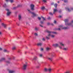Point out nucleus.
<instances>
[{"label": "nucleus", "instance_id": "nucleus-1", "mask_svg": "<svg viewBox=\"0 0 73 73\" xmlns=\"http://www.w3.org/2000/svg\"><path fill=\"white\" fill-rule=\"evenodd\" d=\"M46 32L48 33V35L47 36H46V39H47V40H49L50 38L49 37L50 36V35H52V34H57V33L56 32H52L48 30L46 31Z\"/></svg>", "mask_w": 73, "mask_h": 73}, {"label": "nucleus", "instance_id": "nucleus-2", "mask_svg": "<svg viewBox=\"0 0 73 73\" xmlns=\"http://www.w3.org/2000/svg\"><path fill=\"white\" fill-rule=\"evenodd\" d=\"M49 56L50 58H48V59L50 61H52V60H53L52 57H54V53H50L49 54Z\"/></svg>", "mask_w": 73, "mask_h": 73}, {"label": "nucleus", "instance_id": "nucleus-3", "mask_svg": "<svg viewBox=\"0 0 73 73\" xmlns=\"http://www.w3.org/2000/svg\"><path fill=\"white\" fill-rule=\"evenodd\" d=\"M27 11L30 13H31V14H32L33 15H32L31 16V17H33H33H36V16H37V14H35V13H34L31 12V11H30V10L28 9V10H27Z\"/></svg>", "mask_w": 73, "mask_h": 73}, {"label": "nucleus", "instance_id": "nucleus-4", "mask_svg": "<svg viewBox=\"0 0 73 73\" xmlns=\"http://www.w3.org/2000/svg\"><path fill=\"white\" fill-rule=\"evenodd\" d=\"M6 11L7 12V16H10V15H11V12L9 11V10L7 9H6Z\"/></svg>", "mask_w": 73, "mask_h": 73}, {"label": "nucleus", "instance_id": "nucleus-5", "mask_svg": "<svg viewBox=\"0 0 73 73\" xmlns=\"http://www.w3.org/2000/svg\"><path fill=\"white\" fill-rule=\"evenodd\" d=\"M27 63H26V64H24L23 66L22 69L23 70H26V69L27 68V66L28 65L27 64Z\"/></svg>", "mask_w": 73, "mask_h": 73}, {"label": "nucleus", "instance_id": "nucleus-6", "mask_svg": "<svg viewBox=\"0 0 73 73\" xmlns=\"http://www.w3.org/2000/svg\"><path fill=\"white\" fill-rule=\"evenodd\" d=\"M31 9V11H34L35 10V5L33 4H31L30 5Z\"/></svg>", "mask_w": 73, "mask_h": 73}, {"label": "nucleus", "instance_id": "nucleus-7", "mask_svg": "<svg viewBox=\"0 0 73 73\" xmlns=\"http://www.w3.org/2000/svg\"><path fill=\"white\" fill-rule=\"evenodd\" d=\"M59 27L60 28H58L57 29V30L58 31H61V29L60 28H62V29H64V28H63V26L62 25H60L59 26Z\"/></svg>", "mask_w": 73, "mask_h": 73}, {"label": "nucleus", "instance_id": "nucleus-8", "mask_svg": "<svg viewBox=\"0 0 73 73\" xmlns=\"http://www.w3.org/2000/svg\"><path fill=\"white\" fill-rule=\"evenodd\" d=\"M65 25H66L67 27H69L70 26H72V23H66L65 24Z\"/></svg>", "mask_w": 73, "mask_h": 73}, {"label": "nucleus", "instance_id": "nucleus-9", "mask_svg": "<svg viewBox=\"0 0 73 73\" xmlns=\"http://www.w3.org/2000/svg\"><path fill=\"white\" fill-rule=\"evenodd\" d=\"M6 2H8V1H10L11 3H12L14 2L13 0H6Z\"/></svg>", "mask_w": 73, "mask_h": 73}, {"label": "nucleus", "instance_id": "nucleus-10", "mask_svg": "<svg viewBox=\"0 0 73 73\" xmlns=\"http://www.w3.org/2000/svg\"><path fill=\"white\" fill-rule=\"evenodd\" d=\"M66 10H67V11H68L69 12H70L72 11L70 8V9L68 7H67V8H66Z\"/></svg>", "mask_w": 73, "mask_h": 73}, {"label": "nucleus", "instance_id": "nucleus-11", "mask_svg": "<svg viewBox=\"0 0 73 73\" xmlns=\"http://www.w3.org/2000/svg\"><path fill=\"white\" fill-rule=\"evenodd\" d=\"M53 46H55V47H57L58 46V44H52Z\"/></svg>", "mask_w": 73, "mask_h": 73}, {"label": "nucleus", "instance_id": "nucleus-12", "mask_svg": "<svg viewBox=\"0 0 73 73\" xmlns=\"http://www.w3.org/2000/svg\"><path fill=\"white\" fill-rule=\"evenodd\" d=\"M2 26H3L5 28H6V27L7 26V25L4 24L3 23H2Z\"/></svg>", "mask_w": 73, "mask_h": 73}, {"label": "nucleus", "instance_id": "nucleus-13", "mask_svg": "<svg viewBox=\"0 0 73 73\" xmlns=\"http://www.w3.org/2000/svg\"><path fill=\"white\" fill-rule=\"evenodd\" d=\"M37 45L38 46H42V43L41 42L38 43L37 44Z\"/></svg>", "mask_w": 73, "mask_h": 73}, {"label": "nucleus", "instance_id": "nucleus-14", "mask_svg": "<svg viewBox=\"0 0 73 73\" xmlns=\"http://www.w3.org/2000/svg\"><path fill=\"white\" fill-rule=\"evenodd\" d=\"M57 11L58 10H57V9H54L53 13L54 14V13H55L56 12H57Z\"/></svg>", "mask_w": 73, "mask_h": 73}, {"label": "nucleus", "instance_id": "nucleus-15", "mask_svg": "<svg viewBox=\"0 0 73 73\" xmlns=\"http://www.w3.org/2000/svg\"><path fill=\"white\" fill-rule=\"evenodd\" d=\"M68 21H69V20L68 19H66L64 20V22L65 23V24H66H66L68 23Z\"/></svg>", "mask_w": 73, "mask_h": 73}, {"label": "nucleus", "instance_id": "nucleus-16", "mask_svg": "<svg viewBox=\"0 0 73 73\" xmlns=\"http://www.w3.org/2000/svg\"><path fill=\"white\" fill-rule=\"evenodd\" d=\"M9 73H15V71L13 70H9Z\"/></svg>", "mask_w": 73, "mask_h": 73}, {"label": "nucleus", "instance_id": "nucleus-17", "mask_svg": "<svg viewBox=\"0 0 73 73\" xmlns=\"http://www.w3.org/2000/svg\"><path fill=\"white\" fill-rule=\"evenodd\" d=\"M5 60V59L4 58H1V60H0V62L2 61H4Z\"/></svg>", "mask_w": 73, "mask_h": 73}, {"label": "nucleus", "instance_id": "nucleus-18", "mask_svg": "<svg viewBox=\"0 0 73 73\" xmlns=\"http://www.w3.org/2000/svg\"><path fill=\"white\" fill-rule=\"evenodd\" d=\"M18 19L19 20H21V16L20 15H19L18 16Z\"/></svg>", "mask_w": 73, "mask_h": 73}, {"label": "nucleus", "instance_id": "nucleus-19", "mask_svg": "<svg viewBox=\"0 0 73 73\" xmlns=\"http://www.w3.org/2000/svg\"><path fill=\"white\" fill-rule=\"evenodd\" d=\"M37 59H38V58H37V56H35L34 58V60H37Z\"/></svg>", "mask_w": 73, "mask_h": 73}, {"label": "nucleus", "instance_id": "nucleus-20", "mask_svg": "<svg viewBox=\"0 0 73 73\" xmlns=\"http://www.w3.org/2000/svg\"><path fill=\"white\" fill-rule=\"evenodd\" d=\"M69 28V27L67 26L66 27H64V29H68Z\"/></svg>", "mask_w": 73, "mask_h": 73}, {"label": "nucleus", "instance_id": "nucleus-21", "mask_svg": "<svg viewBox=\"0 0 73 73\" xmlns=\"http://www.w3.org/2000/svg\"><path fill=\"white\" fill-rule=\"evenodd\" d=\"M70 40H68V41L67 42V44H68V45H69V44H70Z\"/></svg>", "mask_w": 73, "mask_h": 73}, {"label": "nucleus", "instance_id": "nucleus-22", "mask_svg": "<svg viewBox=\"0 0 73 73\" xmlns=\"http://www.w3.org/2000/svg\"><path fill=\"white\" fill-rule=\"evenodd\" d=\"M50 36H51L52 38H54V37H55V36H54V35H50Z\"/></svg>", "mask_w": 73, "mask_h": 73}, {"label": "nucleus", "instance_id": "nucleus-23", "mask_svg": "<svg viewBox=\"0 0 73 73\" xmlns=\"http://www.w3.org/2000/svg\"><path fill=\"white\" fill-rule=\"evenodd\" d=\"M68 50V49L67 48H64V51H67Z\"/></svg>", "mask_w": 73, "mask_h": 73}, {"label": "nucleus", "instance_id": "nucleus-24", "mask_svg": "<svg viewBox=\"0 0 73 73\" xmlns=\"http://www.w3.org/2000/svg\"><path fill=\"white\" fill-rule=\"evenodd\" d=\"M50 48L48 47H47L46 48V50L47 51H48V50H50Z\"/></svg>", "mask_w": 73, "mask_h": 73}, {"label": "nucleus", "instance_id": "nucleus-25", "mask_svg": "<svg viewBox=\"0 0 73 73\" xmlns=\"http://www.w3.org/2000/svg\"><path fill=\"white\" fill-rule=\"evenodd\" d=\"M51 68H49L48 69V71H49V72H50V71H51Z\"/></svg>", "mask_w": 73, "mask_h": 73}, {"label": "nucleus", "instance_id": "nucleus-26", "mask_svg": "<svg viewBox=\"0 0 73 73\" xmlns=\"http://www.w3.org/2000/svg\"><path fill=\"white\" fill-rule=\"evenodd\" d=\"M64 3H68V0H64Z\"/></svg>", "mask_w": 73, "mask_h": 73}, {"label": "nucleus", "instance_id": "nucleus-27", "mask_svg": "<svg viewBox=\"0 0 73 73\" xmlns=\"http://www.w3.org/2000/svg\"><path fill=\"white\" fill-rule=\"evenodd\" d=\"M60 44L61 45H62V46H64V44L62 42L60 43Z\"/></svg>", "mask_w": 73, "mask_h": 73}, {"label": "nucleus", "instance_id": "nucleus-28", "mask_svg": "<svg viewBox=\"0 0 73 73\" xmlns=\"http://www.w3.org/2000/svg\"><path fill=\"white\" fill-rule=\"evenodd\" d=\"M16 49V48L15 47H14L12 48L13 50H15Z\"/></svg>", "mask_w": 73, "mask_h": 73}, {"label": "nucleus", "instance_id": "nucleus-29", "mask_svg": "<svg viewBox=\"0 0 73 73\" xmlns=\"http://www.w3.org/2000/svg\"><path fill=\"white\" fill-rule=\"evenodd\" d=\"M57 6V4H56L54 5V7H55V8H56Z\"/></svg>", "mask_w": 73, "mask_h": 73}, {"label": "nucleus", "instance_id": "nucleus-30", "mask_svg": "<svg viewBox=\"0 0 73 73\" xmlns=\"http://www.w3.org/2000/svg\"><path fill=\"white\" fill-rule=\"evenodd\" d=\"M42 41H45V38H43L42 39Z\"/></svg>", "mask_w": 73, "mask_h": 73}, {"label": "nucleus", "instance_id": "nucleus-31", "mask_svg": "<svg viewBox=\"0 0 73 73\" xmlns=\"http://www.w3.org/2000/svg\"><path fill=\"white\" fill-rule=\"evenodd\" d=\"M44 9H45V7H42L41 8V9H42V10H43Z\"/></svg>", "mask_w": 73, "mask_h": 73}, {"label": "nucleus", "instance_id": "nucleus-32", "mask_svg": "<svg viewBox=\"0 0 73 73\" xmlns=\"http://www.w3.org/2000/svg\"><path fill=\"white\" fill-rule=\"evenodd\" d=\"M41 17L42 18V19H43V20H45V18L43 17Z\"/></svg>", "mask_w": 73, "mask_h": 73}, {"label": "nucleus", "instance_id": "nucleus-33", "mask_svg": "<svg viewBox=\"0 0 73 73\" xmlns=\"http://www.w3.org/2000/svg\"><path fill=\"white\" fill-rule=\"evenodd\" d=\"M44 71H45V72H47V71H48V69L46 68H44Z\"/></svg>", "mask_w": 73, "mask_h": 73}, {"label": "nucleus", "instance_id": "nucleus-34", "mask_svg": "<svg viewBox=\"0 0 73 73\" xmlns=\"http://www.w3.org/2000/svg\"><path fill=\"white\" fill-rule=\"evenodd\" d=\"M49 14L50 15H51L52 16H53V14H52V13L50 12L49 13Z\"/></svg>", "mask_w": 73, "mask_h": 73}, {"label": "nucleus", "instance_id": "nucleus-35", "mask_svg": "<svg viewBox=\"0 0 73 73\" xmlns=\"http://www.w3.org/2000/svg\"><path fill=\"white\" fill-rule=\"evenodd\" d=\"M40 23L41 24H44V22L42 21H40Z\"/></svg>", "mask_w": 73, "mask_h": 73}, {"label": "nucleus", "instance_id": "nucleus-36", "mask_svg": "<svg viewBox=\"0 0 73 73\" xmlns=\"http://www.w3.org/2000/svg\"><path fill=\"white\" fill-rule=\"evenodd\" d=\"M35 29L36 31H38V29L36 27L35 28Z\"/></svg>", "mask_w": 73, "mask_h": 73}, {"label": "nucleus", "instance_id": "nucleus-37", "mask_svg": "<svg viewBox=\"0 0 73 73\" xmlns=\"http://www.w3.org/2000/svg\"><path fill=\"white\" fill-rule=\"evenodd\" d=\"M38 20H41V18H40V17H38Z\"/></svg>", "mask_w": 73, "mask_h": 73}, {"label": "nucleus", "instance_id": "nucleus-38", "mask_svg": "<svg viewBox=\"0 0 73 73\" xmlns=\"http://www.w3.org/2000/svg\"><path fill=\"white\" fill-rule=\"evenodd\" d=\"M7 63V64H9V63H10V62L9 61H7L6 62Z\"/></svg>", "mask_w": 73, "mask_h": 73}, {"label": "nucleus", "instance_id": "nucleus-39", "mask_svg": "<svg viewBox=\"0 0 73 73\" xmlns=\"http://www.w3.org/2000/svg\"><path fill=\"white\" fill-rule=\"evenodd\" d=\"M39 56L40 57H42V54H39Z\"/></svg>", "mask_w": 73, "mask_h": 73}, {"label": "nucleus", "instance_id": "nucleus-40", "mask_svg": "<svg viewBox=\"0 0 73 73\" xmlns=\"http://www.w3.org/2000/svg\"><path fill=\"white\" fill-rule=\"evenodd\" d=\"M56 21H54V24H56Z\"/></svg>", "mask_w": 73, "mask_h": 73}, {"label": "nucleus", "instance_id": "nucleus-41", "mask_svg": "<svg viewBox=\"0 0 73 73\" xmlns=\"http://www.w3.org/2000/svg\"><path fill=\"white\" fill-rule=\"evenodd\" d=\"M70 9H71V11H72H72H73V7H71V8H70Z\"/></svg>", "mask_w": 73, "mask_h": 73}, {"label": "nucleus", "instance_id": "nucleus-42", "mask_svg": "<svg viewBox=\"0 0 73 73\" xmlns=\"http://www.w3.org/2000/svg\"><path fill=\"white\" fill-rule=\"evenodd\" d=\"M58 17L59 18H61V17H62V16H61V15H60Z\"/></svg>", "mask_w": 73, "mask_h": 73}, {"label": "nucleus", "instance_id": "nucleus-43", "mask_svg": "<svg viewBox=\"0 0 73 73\" xmlns=\"http://www.w3.org/2000/svg\"><path fill=\"white\" fill-rule=\"evenodd\" d=\"M35 35V36H37L38 35H37V34L36 33H35V34H34Z\"/></svg>", "mask_w": 73, "mask_h": 73}, {"label": "nucleus", "instance_id": "nucleus-44", "mask_svg": "<svg viewBox=\"0 0 73 73\" xmlns=\"http://www.w3.org/2000/svg\"><path fill=\"white\" fill-rule=\"evenodd\" d=\"M48 20H50V17H49L48 18Z\"/></svg>", "mask_w": 73, "mask_h": 73}, {"label": "nucleus", "instance_id": "nucleus-45", "mask_svg": "<svg viewBox=\"0 0 73 73\" xmlns=\"http://www.w3.org/2000/svg\"><path fill=\"white\" fill-rule=\"evenodd\" d=\"M39 26H40V27H43V26L41 25H40Z\"/></svg>", "mask_w": 73, "mask_h": 73}, {"label": "nucleus", "instance_id": "nucleus-46", "mask_svg": "<svg viewBox=\"0 0 73 73\" xmlns=\"http://www.w3.org/2000/svg\"><path fill=\"white\" fill-rule=\"evenodd\" d=\"M43 2H44V3H45V2H46V0H43Z\"/></svg>", "mask_w": 73, "mask_h": 73}, {"label": "nucleus", "instance_id": "nucleus-47", "mask_svg": "<svg viewBox=\"0 0 73 73\" xmlns=\"http://www.w3.org/2000/svg\"><path fill=\"white\" fill-rule=\"evenodd\" d=\"M21 5H17V7H20Z\"/></svg>", "mask_w": 73, "mask_h": 73}, {"label": "nucleus", "instance_id": "nucleus-48", "mask_svg": "<svg viewBox=\"0 0 73 73\" xmlns=\"http://www.w3.org/2000/svg\"><path fill=\"white\" fill-rule=\"evenodd\" d=\"M3 7H6V4H5V5H3Z\"/></svg>", "mask_w": 73, "mask_h": 73}, {"label": "nucleus", "instance_id": "nucleus-49", "mask_svg": "<svg viewBox=\"0 0 73 73\" xmlns=\"http://www.w3.org/2000/svg\"><path fill=\"white\" fill-rule=\"evenodd\" d=\"M4 52H7V50H3Z\"/></svg>", "mask_w": 73, "mask_h": 73}, {"label": "nucleus", "instance_id": "nucleus-50", "mask_svg": "<svg viewBox=\"0 0 73 73\" xmlns=\"http://www.w3.org/2000/svg\"><path fill=\"white\" fill-rule=\"evenodd\" d=\"M43 50V48H41L40 49V50L41 51H42V50Z\"/></svg>", "mask_w": 73, "mask_h": 73}, {"label": "nucleus", "instance_id": "nucleus-51", "mask_svg": "<svg viewBox=\"0 0 73 73\" xmlns=\"http://www.w3.org/2000/svg\"><path fill=\"white\" fill-rule=\"evenodd\" d=\"M36 68H40V66H37L36 67Z\"/></svg>", "mask_w": 73, "mask_h": 73}, {"label": "nucleus", "instance_id": "nucleus-52", "mask_svg": "<svg viewBox=\"0 0 73 73\" xmlns=\"http://www.w3.org/2000/svg\"><path fill=\"white\" fill-rule=\"evenodd\" d=\"M54 4V3H51V5H53Z\"/></svg>", "mask_w": 73, "mask_h": 73}, {"label": "nucleus", "instance_id": "nucleus-53", "mask_svg": "<svg viewBox=\"0 0 73 73\" xmlns=\"http://www.w3.org/2000/svg\"><path fill=\"white\" fill-rule=\"evenodd\" d=\"M71 23V24H72L73 23V21H72Z\"/></svg>", "mask_w": 73, "mask_h": 73}, {"label": "nucleus", "instance_id": "nucleus-54", "mask_svg": "<svg viewBox=\"0 0 73 73\" xmlns=\"http://www.w3.org/2000/svg\"><path fill=\"white\" fill-rule=\"evenodd\" d=\"M61 11L60 10V11H59V13H61Z\"/></svg>", "mask_w": 73, "mask_h": 73}, {"label": "nucleus", "instance_id": "nucleus-55", "mask_svg": "<svg viewBox=\"0 0 73 73\" xmlns=\"http://www.w3.org/2000/svg\"><path fill=\"white\" fill-rule=\"evenodd\" d=\"M2 48L0 47V50H2Z\"/></svg>", "mask_w": 73, "mask_h": 73}, {"label": "nucleus", "instance_id": "nucleus-56", "mask_svg": "<svg viewBox=\"0 0 73 73\" xmlns=\"http://www.w3.org/2000/svg\"><path fill=\"white\" fill-rule=\"evenodd\" d=\"M16 8V7H14L13 8V9H15Z\"/></svg>", "mask_w": 73, "mask_h": 73}, {"label": "nucleus", "instance_id": "nucleus-57", "mask_svg": "<svg viewBox=\"0 0 73 73\" xmlns=\"http://www.w3.org/2000/svg\"><path fill=\"white\" fill-rule=\"evenodd\" d=\"M50 23H47V25H50Z\"/></svg>", "mask_w": 73, "mask_h": 73}, {"label": "nucleus", "instance_id": "nucleus-58", "mask_svg": "<svg viewBox=\"0 0 73 73\" xmlns=\"http://www.w3.org/2000/svg\"><path fill=\"white\" fill-rule=\"evenodd\" d=\"M60 59H61V60H62V57H61L60 58Z\"/></svg>", "mask_w": 73, "mask_h": 73}, {"label": "nucleus", "instance_id": "nucleus-59", "mask_svg": "<svg viewBox=\"0 0 73 73\" xmlns=\"http://www.w3.org/2000/svg\"><path fill=\"white\" fill-rule=\"evenodd\" d=\"M2 33L1 32H0V35H1Z\"/></svg>", "mask_w": 73, "mask_h": 73}, {"label": "nucleus", "instance_id": "nucleus-60", "mask_svg": "<svg viewBox=\"0 0 73 73\" xmlns=\"http://www.w3.org/2000/svg\"><path fill=\"white\" fill-rule=\"evenodd\" d=\"M71 27H73V25H72V24Z\"/></svg>", "mask_w": 73, "mask_h": 73}, {"label": "nucleus", "instance_id": "nucleus-61", "mask_svg": "<svg viewBox=\"0 0 73 73\" xmlns=\"http://www.w3.org/2000/svg\"><path fill=\"white\" fill-rule=\"evenodd\" d=\"M59 48H60V49H61V48H62L60 47H59Z\"/></svg>", "mask_w": 73, "mask_h": 73}, {"label": "nucleus", "instance_id": "nucleus-62", "mask_svg": "<svg viewBox=\"0 0 73 73\" xmlns=\"http://www.w3.org/2000/svg\"><path fill=\"white\" fill-rule=\"evenodd\" d=\"M58 3H60V2H59V1H58Z\"/></svg>", "mask_w": 73, "mask_h": 73}, {"label": "nucleus", "instance_id": "nucleus-63", "mask_svg": "<svg viewBox=\"0 0 73 73\" xmlns=\"http://www.w3.org/2000/svg\"><path fill=\"white\" fill-rule=\"evenodd\" d=\"M20 50H18V52H20Z\"/></svg>", "mask_w": 73, "mask_h": 73}, {"label": "nucleus", "instance_id": "nucleus-64", "mask_svg": "<svg viewBox=\"0 0 73 73\" xmlns=\"http://www.w3.org/2000/svg\"><path fill=\"white\" fill-rule=\"evenodd\" d=\"M72 57H73V55L72 56Z\"/></svg>", "mask_w": 73, "mask_h": 73}]
</instances>
